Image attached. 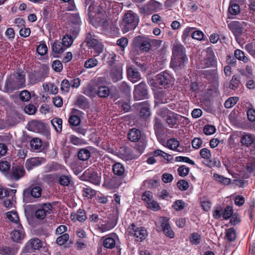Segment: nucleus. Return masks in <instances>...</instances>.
<instances>
[{
	"label": "nucleus",
	"mask_w": 255,
	"mask_h": 255,
	"mask_svg": "<svg viewBox=\"0 0 255 255\" xmlns=\"http://www.w3.org/2000/svg\"><path fill=\"white\" fill-rule=\"evenodd\" d=\"M187 62L188 59L185 55V49L184 46L179 44H174L172 49L170 66L175 70H177Z\"/></svg>",
	"instance_id": "f257e3e1"
},
{
	"label": "nucleus",
	"mask_w": 255,
	"mask_h": 255,
	"mask_svg": "<svg viewBox=\"0 0 255 255\" xmlns=\"http://www.w3.org/2000/svg\"><path fill=\"white\" fill-rule=\"evenodd\" d=\"M162 6L160 2L154 0H150L143 6L139 7V10L140 13L144 15H149L161 9Z\"/></svg>",
	"instance_id": "f03ea898"
},
{
	"label": "nucleus",
	"mask_w": 255,
	"mask_h": 255,
	"mask_svg": "<svg viewBox=\"0 0 255 255\" xmlns=\"http://www.w3.org/2000/svg\"><path fill=\"white\" fill-rule=\"evenodd\" d=\"M85 42L89 48H92L95 50L97 54L95 55L96 56H98L103 52L104 48V45L102 42L95 39L90 33H88L87 35Z\"/></svg>",
	"instance_id": "7ed1b4c3"
},
{
	"label": "nucleus",
	"mask_w": 255,
	"mask_h": 255,
	"mask_svg": "<svg viewBox=\"0 0 255 255\" xmlns=\"http://www.w3.org/2000/svg\"><path fill=\"white\" fill-rule=\"evenodd\" d=\"M129 234L134 237L135 241L142 242L147 237L148 233L145 228L143 227H136L134 224H132L131 227H128Z\"/></svg>",
	"instance_id": "20e7f679"
},
{
	"label": "nucleus",
	"mask_w": 255,
	"mask_h": 255,
	"mask_svg": "<svg viewBox=\"0 0 255 255\" xmlns=\"http://www.w3.org/2000/svg\"><path fill=\"white\" fill-rule=\"evenodd\" d=\"M52 205L50 203H44L36 210L35 215L38 219H43L47 215L52 211Z\"/></svg>",
	"instance_id": "39448f33"
},
{
	"label": "nucleus",
	"mask_w": 255,
	"mask_h": 255,
	"mask_svg": "<svg viewBox=\"0 0 255 255\" xmlns=\"http://www.w3.org/2000/svg\"><path fill=\"white\" fill-rule=\"evenodd\" d=\"M147 91L144 83H140L135 86L134 98L135 100H141L146 98Z\"/></svg>",
	"instance_id": "423d86ee"
},
{
	"label": "nucleus",
	"mask_w": 255,
	"mask_h": 255,
	"mask_svg": "<svg viewBox=\"0 0 255 255\" xmlns=\"http://www.w3.org/2000/svg\"><path fill=\"white\" fill-rule=\"evenodd\" d=\"M133 44L135 47H138L143 52H148L150 48V43L141 36L134 38Z\"/></svg>",
	"instance_id": "0eeeda50"
},
{
	"label": "nucleus",
	"mask_w": 255,
	"mask_h": 255,
	"mask_svg": "<svg viewBox=\"0 0 255 255\" xmlns=\"http://www.w3.org/2000/svg\"><path fill=\"white\" fill-rule=\"evenodd\" d=\"M155 85L165 86L171 84L173 78L168 73L163 72L158 74L156 78Z\"/></svg>",
	"instance_id": "6e6552de"
},
{
	"label": "nucleus",
	"mask_w": 255,
	"mask_h": 255,
	"mask_svg": "<svg viewBox=\"0 0 255 255\" xmlns=\"http://www.w3.org/2000/svg\"><path fill=\"white\" fill-rule=\"evenodd\" d=\"M25 173L24 169L20 166L12 167L10 173L6 175L7 178L10 180H19Z\"/></svg>",
	"instance_id": "1a4fd4ad"
},
{
	"label": "nucleus",
	"mask_w": 255,
	"mask_h": 255,
	"mask_svg": "<svg viewBox=\"0 0 255 255\" xmlns=\"http://www.w3.org/2000/svg\"><path fill=\"white\" fill-rule=\"evenodd\" d=\"M42 246L40 240L38 238L30 240L26 244L24 250L27 253H32L34 250L39 249Z\"/></svg>",
	"instance_id": "9d476101"
},
{
	"label": "nucleus",
	"mask_w": 255,
	"mask_h": 255,
	"mask_svg": "<svg viewBox=\"0 0 255 255\" xmlns=\"http://www.w3.org/2000/svg\"><path fill=\"white\" fill-rule=\"evenodd\" d=\"M45 162V159L44 158L35 157L27 159L25 162V167L28 170L40 166Z\"/></svg>",
	"instance_id": "9b49d317"
},
{
	"label": "nucleus",
	"mask_w": 255,
	"mask_h": 255,
	"mask_svg": "<svg viewBox=\"0 0 255 255\" xmlns=\"http://www.w3.org/2000/svg\"><path fill=\"white\" fill-rule=\"evenodd\" d=\"M159 222L161 224V227L164 234L171 239L173 238L174 233L168 224V219L165 217H161L159 219Z\"/></svg>",
	"instance_id": "f8f14e48"
},
{
	"label": "nucleus",
	"mask_w": 255,
	"mask_h": 255,
	"mask_svg": "<svg viewBox=\"0 0 255 255\" xmlns=\"http://www.w3.org/2000/svg\"><path fill=\"white\" fill-rule=\"evenodd\" d=\"M240 138L241 144L246 147L251 146L255 143V135L253 134L243 132Z\"/></svg>",
	"instance_id": "ddd939ff"
},
{
	"label": "nucleus",
	"mask_w": 255,
	"mask_h": 255,
	"mask_svg": "<svg viewBox=\"0 0 255 255\" xmlns=\"http://www.w3.org/2000/svg\"><path fill=\"white\" fill-rule=\"evenodd\" d=\"M165 114H167V118L166 119V123L170 128L175 127L177 125V114L174 113L168 109H164L163 110Z\"/></svg>",
	"instance_id": "4468645a"
},
{
	"label": "nucleus",
	"mask_w": 255,
	"mask_h": 255,
	"mask_svg": "<svg viewBox=\"0 0 255 255\" xmlns=\"http://www.w3.org/2000/svg\"><path fill=\"white\" fill-rule=\"evenodd\" d=\"M16 229L11 233V238L14 242H19L24 237L23 229L20 224H18L15 227Z\"/></svg>",
	"instance_id": "2eb2a0df"
},
{
	"label": "nucleus",
	"mask_w": 255,
	"mask_h": 255,
	"mask_svg": "<svg viewBox=\"0 0 255 255\" xmlns=\"http://www.w3.org/2000/svg\"><path fill=\"white\" fill-rule=\"evenodd\" d=\"M44 71L45 70H39V71H34L29 76L30 82L34 84L37 82L42 81L46 77V74Z\"/></svg>",
	"instance_id": "dca6fc26"
},
{
	"label": "nucleus",
	"mask_w": 255,
	"mask_h": 255,
	"mask_svg": "<svg viewBox=\"0 0 255 255\" xmlns=\"http://www.w3.org/2000/svg\"><path fill=\"white\" fill-rule=\"evenodd\" d=\"M135 106L139 110L141 117L146 118L150 115L149 105L147 101L137 103Z\"/></svg>",
	"instance_id": "f3484780"
},
{
	"label": "nucleus",
	"mask_w": 255,
	"mask_h": 255,
	"mask_svg": "<svg viewBox=\"0 0 255 255\" xmlns=\"http://www.w3.org/2000/svg\"><path fill=\"white\" fill-rule=\"evenodd\" d=\"M14 83H15L16 86L18 88H21L25 86V74L23 72L18 71L14 75L12 79Z\"/></svg>",
	"instance_id": "a211bd4d"
},
{
	"label": "nucleus",
	"mask_w": 255,
	"mask_h": 255,
	"mask_svg": "<svg viewBox=\"0 0 255 255\" xmlns=\"http://www.w3.org/2000/svg\"><path fill=\"white\" fill-rule=\"evenodd\" d=\"M228 27L236 36H240L243 31L242 24L238 21H234L230 22L228 24Z\"/></svg>",
	"instance_id": "6ab92c4d"
},
{
	"label": "nucleus",
	"mask_w": 255,
	"mask_h": 255,
	"mask_svg": "<svg viewBox=\"0 0 255 255\" xmlns=\"http://www.w3.org/2000/svg\"><path fill=\"white\" fill-rule=\"evenodd\" d=\"M128 30L134 29L138 23L137 15L131 10H128Z\"/></svg>",
	"instance_id": "aec40b11"
},
{
	"label": "nucleus",
	"mask_w": 255,
	"mask_h": 255,
	"mask_svg": "<svg viewBox=\"0 0 255 255\" xmlns=\"http://www.w3.org/2000/svg\"><path fill=\"white\" fill-rule=\"evenodd\" d=\"M29 194L34 198H38L41 195V188L39 186H36L25 190L23 192L24 198L28 197Z\"/></svg>",
	"instance_id": "412c9836"
},
{
	"label": "nucleus",
	"mask_w": 255,
	"mask_h": 255,
	"mask_svg": "<svg viewBox=\"0 0 255 255\" xmlns=\"http://www.w3.org/2000/svg\"><path fill=\"white\" fill-rule=\"evenodd\" d=\"M117 237L116 234H112L106 237L103 242V246L107 249H112L115 248Z\"/></svg>",
	"instance_id": "4be33fe9"
},
{
	"label": "nucleus",
	"mask_w": 255,
	"mask_h": 255,
	"mask_svg": "<svg viewBox=\"0 0 255 255\" xmlns=\"http://www.w3.org/2000/svg\"><path fill=\"white\" fill-rule=\"evenodd\" d=\"M166 146L171 150L178 152H182L183 150V147L179 145V141L173 138L167 140Z\"/></svg>",
	"instance_id": "5701e85b"
},
{
	"label": "nucleus",
	"mask_w": 255,
	"mask_h": 255,
	"mask_svg": "<svg viewBox=\"0 0 255 255\" xmlns=\"http://www.w3.org/2000/svg\"><path fill=\"white\" fill-rule=\"evenodd\" d=\"M193 28H186L184 31V34H186L187 36L191 34L193 38L198 40H201L204 37L203 33L201 31L195 30L193 31Z\"/></svg>",
	"instance_id": "b1692460"
},
{
	"label": "nucleus",
	"mask_w": 255,
	"mask_h": 255,
	"mask_svg": "<svg viewBox=\"0 0 255 255\" xmlns=\"http://www.w3.org/2000/svg\"><path fill=\"white\" fill-rule=\"evenodd\" d=\"M110 77L113 82H116L122 79V69L121 67L113 68L110 73Z\"/></svg>",
	"instance_id": "393cba45"
},
{
	"label": "nucleus",
	"mask_w": 255,
	"mask_h": 255,
	"mask_svg": "<svg viewBox=\"0 0 255 255\" xmlns=\"http://www.w3.org/2000/svg\"><path fill=\"white\" fill-rule=\"evenodd\" d=\"M98 87L96 88L92 85H88L85 87L83 93L90 97H95L97 96Z\"/></svg>",
	"instance_id": "a878e982"
},
{
	"label": "nucleus",
	"mask_w": 255,
	"mask_h": 255,
	"mask_svg": "<svg viewBox=\"0 0 255 255\" xmlns=\"http://www.w3.org/2000/svg\"><path fill=\"white\" fill-rule=\"evenodd\" d=\"M154 98L155 103L156 105L168 102V100L166 98V95L160 91L156 92L155 93Z\"/></svg>",
	"instance_id": "bb28decb"
},
{
	"label": "nucleus",
	"mask_w": 255,
	"mask_h": 255,
	"mask_svg": "<svg viewBox=\"0 0 255 255\" xmlns=\"http://www.w3.org/2000/svg\"><path fill=\"white\" fill-rule=\"evenodd\" d=\"M110 94V88L105 86L98 85L97 96L100 98H106L109 96Z\"/></svg>",
	"instance_id": "cd10ccee"
},
{
	"label": "nucleus",
	"mask_w": 255,
	"mask_h": 255,
	"mask_svg": "<svg viewBox=\"0 0 255 255\" xmlns=\"http://www.w3.org/2000/svg\"><path fill=\"white\" fill-rule=\"evenodd\" d=\"M140 136V131L136 128H132L128 131V140L131 141H138Z\"/></svg>",
	"instance_id": "c85d7f7f"
},
{
	"label": "nucleus",
	"mask_w": 255,
	"mask_h": 255,
	"mask_svg": "<svg viewBox=\"0 0 255 255\" xmlns=\"http://www.w3.org/2000/svg\"><path fill=\"white\" fill-rule=\"evenodd\" d=\"M140 79L139 72L132 68H128V80L134 83Z\"/></svg>",
	"instance_id": "c756f323"
},
{
	"label": "nucleus",
	"mask_w": 255,
	"mask_h": 255,
	"mask_svg": "<svg viewBox=\"0 0 255 255\" xmlns=\"http://www.w3.org/2000/svg\"><path fill=\"white\" fill-rule=\"evenodd\" d=\"M15 85V83H14L12 79L6 80L4 87V91L6 92L10 93L18 89Z\"/></svg>",
	"instance_id": "7c9ffc66"
},
{
	"label": "nucleus",
	"mask_w": 255,
	"mask_h": 255,
	"mask_svg": "<svg viewBox=\"0 0 255 255\" xmlns=\"http://www.w3.org/2000/svg\"><path fill=\"white\" fill-rule=\"evenodd\" d=\"M213 178L216 181L219 182L224 185H229L231 182L230 178L225 177L222 175H219L217 173L214 174Z\"/></svg>",
	"instance_id": "2f4dec72"
},
{
	"label": "nucleus",
	"mask_w": 255,
	"mask_h": 255,
	"mask_svg": "<svg viewBox=\"0 0 255 255\" xmlns=\"http://www.w3.org/2000/svg\"><path fill=\"white\" fill-rule=\"evenodd\" d=\"M236 0H231L229 7V12L232 15H237L240 11V6L235 3Z\"/></svg>",
	"instance_id": "473e14b6"
},
{
	"label": "nucleus",
	"mask_w": 255,
	"mask_h": 255,
	"mask_svg": "<svg viewBox=\"0 0 255 255\" xmlns=\"http://www.w3.org/2000/svg\"><path fill=\"white\" fill-rule=\"evenodd\" d=\"M113 171L116 175L121 176L125 173V167L123 164L117 162L113 166Z\"/></svg>",
	"instance_id": "72a5a7b5"
},
{
	"label": "nucleus",
	"mask_w": 255,
	"mask_h": 255,
	"mask_svg": "<svg viewBox=\"0 0 255 255\" xmlns=\"http://www.w3.org/2000/svg\"><path fill=\"white\" fill-rule=\"evenodd\" d=\"M77 105L82 109H87L89 107V103L87 98L82 95L78 96L77 100Z\"/></svg>",
	"instance_id": "f704fd0d"
},
{
	"label": "nucleus",
	"mask_w": 255,
	"mask_h": 255,
	"mask_svg": "<svg viewBox=\"0 0 255 255\" xmlns=\"http://www.w3.org/2000/svg\"><path fill=\"white\" fill-rule=\"evenodd\" d=\"M51 45L52 51L55 53H62L65 49L62 43L58 41H55Z\"/></svg>",
	"instance_id": "c9c22d12"
},
{
	"label": "nucleus",
	"mask_w": 255,
	"mask_h": 255,
	"mask_svg": "<svg viewBox=\"0 0 255 255\" xmlns=\"http://www.w3.org/2000/svg\"><path fill=\"white\" fill-rule=\"evenodd\" d=\"M91 156L90 151L85 148H83L80 150L78 152V156L80 160L85 161L88 160Z\"/></svg>",
	"instance_id": "e433bc0d"
},
{
	"label": "nucleus",
	"mask_w": 255,
	"mask_h": 255,
	"mask_svg": "<svg viewBox=\"0 0 255 255\" xmlns=\"http://www.w3.org/2000/svg\"><path fill=\"white\" fill-rule=\"evenodd\" d=\"M51 124L57 132L62 130V121L60 118H54L51 121Z\"/></svg>",
	"instance_id": "4c0bfd02"
},
{
	"label": "nucleus",
	"mask_w": 255,
	"mask_h": 255,
	"mask_svg": "<svg viewBox=\"0 0 255 255\" xmlns=\"http://www.w3.org/2000/svg\"><path fill=\"white\" fill-rule=\"evenodd\" d=\"M7 218L11 222L14 223L15 225L19 223V219L17 212L13 211L8 212L6 213Z\"/></svg>",
	"instance_id": "58836bf2"
},
{
	"label": "nucleus",
	"mask_w": 255,
	"mask_h": 255,
	"mask_svg": "<svg viewBox=\"0 0 255 255\" xmlns=\"http://www.w3.org/2000/svg\"><path fill=\"white\" fill-rule=\"evenodd\" d=\"M101 176L96 172H93L89 176V180L93 184L99 185L101 183Z\"/></svg>",
	"instance_id": "ea45409f"
},
{
	"label": "nucleus",
	"mask_w": 255,
	"mask_h": 255,
	"mask_svg": "<svg viewBox=\"0 0 255 255\" xmlns=\"http://www.w3.org/2000/svg\"><path fill=\"white\" fill-rule=\"evenodd\" d=\"M98 64V61L95 58L87 60L84 63V67L86 69H91L96 67Z\"/></svg>",
	"instance_id": "a19ab883"
},
{
	"label": "nucleus",
	"mask_w": 255,
	"mask_h": 255,
	"mask_svg": "<svg viewBox=\"0 0 255 255\" xmlns=\"http://www.w3.org/2000/svg\"><path fill=\"white\" fill-rule=\"evenodd\" d=\"M42 146V141L40 138H34L30 141V146L32 149H40Z\"/></svg>",
	"instance_id": "79ce46f5"
},
{
	"label": "nucleus",
	"mask_w": 255,
	"mask_h": 255,
	"mask_svg": "<svg viewBox=\"0 0 255 255\" xmlns=\"http://www.w3.org/2000/svg\"><path fill=\"white\" fill-rule=\"evenodd\" d=\"M236 238V234L235 230L230 228L226 231V239L229 241L232 242Z\"/></svg>",
	"instance_id": "37998d69"
},
{
	"label": "nucleus",
	"mask_w": 255,
	"mask_h": 255,
	"mask_svg": "<svg viewBox=\"0 0 255 255\" xmlns=\"http://www.w3.org/2000/svg\"><path fill=\"white\" fill-rule=\"evenodd\" d=\"M62 42L63 46L69 47L72 44L73 39L71 35L67 34L63 36Z\"/></svg>",
	"instance_id": "c03bdc74"
},
{
	"label": "nucleus",
	"mask_w": 255,
	"mask_h": 255,
	"mask_svg": "<svg viewBox=\"0 0 255 255\" xmlns=\"http://www.w3.org/2000/svg\"><path fill=\"white\" fill-rule=\"evenodd\" d=\"M238 100L239 98L237 97H230L225 101L224 106L226 108H231L237 103Z\"/></svg>",
	"instance_id": "a18cd8bd"
},
{
	"label": "nucleus",
	"mask_w": 255,
	"mask_h": 255,
	"mask_svg": "<svg viewBox=\"0 0 255 255\" xmlns=\"http://www.w3.org/2000/svg\"><path fill=\"white\" fill-rule=\"evenodd\" d=\"M234 55L236 58L243 61L245 63H247L249 60L248 58L245 56L244 52L241 50H236L235 51Z\"/></svg>",
	"instance_id": "49530a36"
},
{
	"label": "nucleus",
	"mask_w": 255,
	"mask_h": 255,
	"mask_svg": "<svg viewBox=\"0 0 255 255\" xmlns=\"http://www.w3.org/2000/svg\"><path fill=\"white\" fill-rule=\"evenodd\" d=\"M69 240V235L68 234L65 233L58 237L56 239V243L59 246H62L66 244Z\"/></svg>",
	"instance_id": "de8ad7c7"
},
{
	"label": "nucleus",
	"mask_w": 255,
	"mask_h": 255,
	"mask_svg": "<svg viewBox=\"0 0 255 255\" xmlns=\"http://www.w3.org/2000/svg\"><path fill=\"white\" fill-rule=\"evenodd\" d=\"M116 222L115 221H110L108 222L104 225H102L100 229L102 232H106L109 231L115 227L116 225Z\"/></svg>",
	"instance_id": "09e8293b"
},
{
	"label": "nucleus",
	"mask_w": 255,
	"mask_h": 255,
	"mask_svg": "<svg viewBox=\"0 0 255 255\" xmlns=\"http://www.w3.org/2000/svg\"><path fill=\"white\" fill-rule=\"evenodd\" d=\"M96 194V191L90 187H84L83 188V195L89 198H92Z\"/></svg>",
	"instance_id": "8fccbe9b"
},
{
	"label": "nucleus",
	"mask_w": 255,
	"mask_h": 255,
	"mask_svg": "<svg viewBox=\"0 0 255 255\" xmlns=\"http://www.w3.org/2000/svg\"><path fill=\"white\" fill-rule=\"evenodd\" d=\"M201 241V236L196 233H192L190 237V241L192 244L197 245Z\"/></svg>",
	"instance_id": "3c124183"
},
{
	"label": "nucleus",
	"mask_w": 255,
	"mask_h": 255,
	"mask_svg": "<svg viewBox=\"0 0 255 255\" xmlns=\"http://www.w3.org/2000/svg\"><path fill=\"white\" fill-rule=\"evenodd\" d=\"M240 83V80L238 77L234 75L233 76L232 80H231L229 88L231 89L235 90L238 87Z\"/></svg>",
	"instance_id": "603ef678"
},
{
	"label": "nucleus",
	"mask_w": 255,
	"mask_h": 255,
	"mask_svg": "<svg viewBox=\"0 0 255 255\" xmlns=\"http://www.w3.org/2000/svg\"><path fill=\"white\" fill-rule=\"evenodd\" d=\"M200 155L205 160H208L211 157V151L207 148L201 149L200 151Z\"/></svg>",
	"instance_id": "864d4df0"
},
{
	"label": "nucleus",
	"mask_w": 255,
	"mask_h": 255,
	"mask_svg": "<svg viewBox=\"0 0 255 255\" xmlns=\"http://www.w3.org/2000/svg\"><path fill=\"white\" fill-rule=\"evenodd\" d=\"M70 180V176L68 175H61L59 178V184L64 186H68Z\"/></svg>",
	"instance_id": "5fc2aeb1"
},
{
	"label": "nucleus",
	"mask_w": 255,
	"mask_h": 255,
	"mask_svg": "<svg viewBox=\"0 0 255 255\" xmlns=\"http://www.w3.org/2000/svg\"><path fill=\"white\" fill-rule=\"evenodd\" d=\"M1 255H15V251L9 247H2L0 250Z\"/></svg>",
	"instance_id": "6e6d98bb"
},
{
	"label": "nucleus",
	"mask_w": 255,
	"mask_h": 255,
	"mask_svg": "<svg viewBox=\"0 0 255 255\" xmlns=\"http://www.w3.org/2000/svg\"><path fill=\"white\" fill-rule=\"evenodd\" d=\"M214 57L213 56V55H209L205 59L203 63H202V67L205 68L206 67L211 66L214 64Z\"/></svg>",
	"instance_id": "4d7b16f0"
},
{
	"label": "nucleus",
	"mask_w": 255,
	"mask_h": 255,
	"mask_svg": "<svg viewBox=\"0 0 255 255\" xmlns=\"http://www.w3.org/2000/svg\"><path fill=\"white\" fill-rule=\"evenodd\" d=\"M233 213V210L232 207L228 206H227L223 214V217L225 220H228L230 218Z\"/></svg>",
	"instance_id": "13d9d810"
},
{
	"label": "nucleus",
	"mask_w": 255,
	"mask_h": 255,
	"mask_svg": "<svg viewBox=\"0 0 255 255\" xmlns=\"http://www.w3.org/2000/svg\"><path fill=\"white\" fill-rule=\"evenodd\" d=\"M177 125H181L185 126L188 125L190 123L189 120L183 116L177 114Z\"/></svg>",
	"instance_id": "bf43d9fd"
},
{
	"label": "nucleus",
	"mask_w": 255,
	"mask_h": 255,
	"mask_svg": "<svg viewBox=\"0 0 255 255\" xmlns=\"http://www.w3.org/2000/svg\"><path fill=\"white\" fill-rule=\"evenodd\" d=\"M71 84L70 82L67 80L64 79L62 81L61 84V90L65 93H68L69 91Z\"/></svg>",
	"instance_id": "052dcab7"
},
{
	"label": "nucleus",
	"mask_w": 255,
	"mask_h": 255,
	"mask_svg": "<svg viewBox=\"0 0 255 255\" xmlns=\"http://www.w3.org/2000/svg\"><path fill=\"white\" fill-rule=\"evenodd\" d=\"M177 186L180 190L185 191L188 188L189 184L186 180L182 179L177 182Z\"/></svg>",
	"instance_id": "680f3d73"
},
{
	"label": "nucleus",
	"mask_w": 255,
	"mask_h": 255,
	"mask_svg": "<svg viewBox=\"0 0 255 255\" xmlns=\"http://www.w3.org/2000/svg\"><path fill=\"white\" fill-rule=\"evenodd\" d=\"M216 130V129L214 126L206 125L204 128L203 131L206 135H211L215 132Z\"/></svg>",
	"instance_id": "e2e57ef3"
},
{
	"label": "nucleus",
	"mask_w": 255,
	"mask_h": 255,
	"mask_svg": "<svg viewBox=\"0 0 255 255\" xmlns=\"http://www.w3.org/2000/svg\"><path fill=\"white\" fill-rule=\"evenodd\" d=\"M177 171L180 176L185 177L188 174L189 168L185 165H182L178 168Z\"/></svg>",
	"instance_id": "0e129e2a"
},
{
	"label": "nucleus",
	"mask_w": 255,
	"mask_h": 255,
	"mask_svg": "<svg viewBox=\"0 0 255 255\" xmlns=\"http://www.w3.org/2000/svg\"><path fill=\"white\" fill-rule=\"evenodd\" d=\"M80 119L78 116H71L69 119V124L73 126H77L80 124Z\"/></svg>",
	"instance_id": "69168bd1"
},
{
	"label": "nucleus",
	"mask_w": 255,
	"mask_h": 255,
	"mask_svg": "<svg viewBox=\"0 0 255 255\" xmlns=\"http://www.w3.org/2000/svg\"><path fill=\"white\" fill-rule=\"evenodd\" d=\"M19 97L22 101H28L31 98V95L29 92L27 90L21 91L19 94Z\"/></svg>",
	"instance_id": "338daca9"
},
{
	"label": "nucleus",
	"mask_w": 255,
	"mask_h": 255,
	"mask_svg": "<svg viewBox=\"0 0 255 255\" xmlns=\"http://www.w3.org/2000/svg\"><path fill=\"white\" fill-rule=\"evenodd\" d=\"M245 49L253 57H255V44L250 43L246 45Z\"/></svg>",
	"instance_id": "774afa93"
}]
</instances>
